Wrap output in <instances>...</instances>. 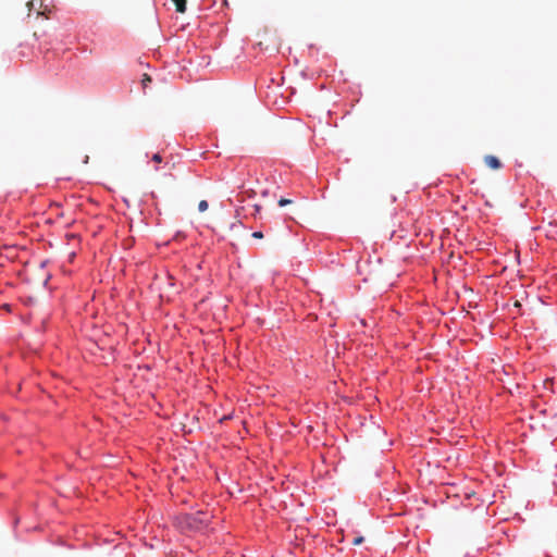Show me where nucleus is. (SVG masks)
<instances>
[{"label":"nucleus","instance_id":"8","mask_svg":"<svg viewBox=\"0 0 557 557\" xmlns=\"http://www.w3.org/2000/svg\"><path fill=\"white\" fill-rule=\"evenodd\" d=\"M152 160L157 163H160L162 161V157L160 156V153H156L153 154Z\"/></svg>","mask_w":557,"mask_h":557},{"label":"nucleus","instance_id":"6","mask_svg":"<svg viewBox=\"0 0 557 557\" xmlns=\"http://www.w3.org/2000/svg\"><path fill=\"white\" fill-rule=\"evenodd\" d=\"M362 542H363V537L362 536H357V537L354 539L352 544L354 545H360Z\"/></svg>","mask_w":557,"mask_h":557},{"label":"nucleus","instance_id":"2","mask_svg":"<svg viewBox=\"0 0 557 557\" xmlns=\"http://www.w3.org/2000/svg\"><path fill=\"white\" fill-rule=\"evenodd\" d=\"M175 4V9L178 13L186 12V0H172Z\"/></svg>","mask_w":557,"mask_h":557},{"label":"nucleus","instance_id":"1","mask_svg":"<svg viewBox=\"0 0 557 557\" xmlns=\"http://www.w3.org/2000/svg\"><path fill=\"white\" fill-rule=\"evenodd\" d=\"M484 163L492 170H499L503 166L500 160L492 154H487L484 157Z\"/></svg>","mask_w":557,"mask_h":557},{"label":"nucleus","instance_id":"3","mask_svg":"<svg viewBox=\"0 0 557 557\" xmlns=\"http://www.w3.org/2000/svg\"><path fill=\"white\" fill-rule=\"evenodd\" d=\"M208 207H209V205H208L207 200H201L198 203V210L200 212H205L208 209Z\"/></svg>","mask_w":557,"mask_h":557},{"label":"nucleus","instance_id":"4","mask_svg":"<svg viewBox=\"0 0 557 557\" xmlns=\"http://www.w3.org/2000/svg\"><path fill=\"white\" fill-rule=\"evenodd\" d=\"M277 203L280 207H285L287 205H292L293 200L287 198H281Z\"/></svg>","mask_w":557,"mask_h":557},{"label":"nucleus","instance_id":"7","mask_svg":"<svg viewBox=\"0 0 557 557\" xmlns=\"http://www.w3.org/2000/svg\"><path fill=\"white\" fill-rule=\"evenodd\" d=\"M252 237L257 238V239H261V238H263V234H262V232L257 231V232L252 233Z\"/></svg>","mask_w":557,"mask_h":557},{"label":"nucleus","instance_id":"5","mask_svg":"<svg viewBox=\"0 0 557 557\" xmlns=\"http://www.w3.org/2000/svg\"><path fill=\"white\" fill-rule=\"evenodd\" d=\"M150 82H151L150 76L148 74H145L144 77H143V85H144V87H146L147 84L150 83Z\"/></svg>","mask_w":557,"mask_h":557}]
</instances>
